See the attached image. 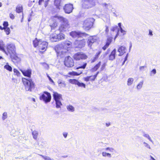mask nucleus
<instances>
[{"label":"nucleus","mask_w":160,"mask_h":160,"mask_svg":"<svg viewBox=\"0 0 160 160\" xmlns=\"http://www.w3.org/2000/svg\"><path fill=\"white\" fill-rule=\"evenodd\" d=\"M54 17L56 18L61 23L59 28V30L60 31H65L69 27V24L67 18L58 15L55 16Z\"/></svg>","instance_id":"1"},{"label":"nucleus","mask_w":160,"mask_h":160,"mask_svg":"<svg viewBox=\"0 0 160 160\" xmlns=\"http://www.w3.org/2000/svg\"><path fill=\"white\" fill-rule=\"evenodd\" d=\"M95 19L93 18H88L82 23V28L85 30H88L92 27Z\"/></svg>","instance_id":"2"},{"label":"nucleus","mask_w":160,"mask_h":160,"mask_svg":"<svg viewBox=\"0 0 160 160\" xmlns=\"http://www.w3.org/2000/svg\"><path fill=\"white\" fill-rule=\"evenodd\" d=\"M6 52H4L6 55H11L16 53V47L15 44L12 43H8L6 46Z\"/></svg>","instance_id":"3"},{"label":"nucleus","mask_w":160,"mask_h":160,"mask_svg":"<svg viewBox=\"0 0 160 160\" xmlns=\"http://www.w3.org/2000/svg\"><path fill=\"white\" fill-rule=\"evenodd\" d=\"M62 96L61 94H59L57 92H53V97L55 102L56 107L57 108H60L61 106L62 105L61 102V100H62Z\"/></svg>","instance_id":"4"},{"label":"nucleus","mask_w":160,"mask_h":160,"mask_svg":"<svg viewBox=\"0 0 160 160\" xmlns=\"http://www.w3.org/2000/svg\"><path fill=\"white\" fill-rule=\"evenodd\" d=\"M96 0H82V6L85 8H90L95 5Z\"/></svg>","instance_id":"5"},{"label":"nucleus","mask_w":160,"mask_h":160,"mask_svg":"<svg viewBox=\"0 0 160 160\" xmlns=\"http://www.w3.org/2000/svg\"><path fill=\"white\" fill-rule=\"evenodd\" d=\"M55 50L57 52V56L58 58H62L66 55V53L67 52L66 50L61 48L59 46H57L55 48Z\"/></svg>","instance_id":"6"},{"label":"nucleus","mask_w":160,"mask_h":160,"mask_svg":"<svg viewBox=\"0 0 160 160\" xmlns=\"http://www.w3.org/2000/svg\"><path fill=\"white\" fill-rule=\"evenodd\" d=\"M27 91H31V89L34 87V84L32 81H22Z\"/></svg>","instance_id":"7"},{"label":"nucleus","mask_w":160,"mask_h":160,"mask_svg":"<svg viewBox=\"0 0 160 160\" xmlns=\"http://www.w3.org/2000/svg\"><path fill=\"white\" fill-rule=\"evenodd\" d=\"M50 39L51 41L52 42H57L60 40L64 39L65 35L62 33L52 35L50 36Z\"/></svg>","instance_id":"8"},{"label":"nucleus","mask_w":160,"mask_h":160,"mask_svg":"<svg viewBox=\"0 0 160 160\" xmlns=\"http://www.w3.org/2000/svg\"><path fill=\"white\" fill-rule=\"evenodd\" d=\"M40 99L43 100L45 103H47L50 101L51 96L49 93L45 92L40 97Z\"/></svg>","instance_id":"9"},{"label":"nucleus","mask_w":160,"mask_h":160,"mask_svg":"<svg viewBox=\"0 0 160 160\" xmlns=\"http://www.w3.org/2000/svg\"><path fill=\"white\" fill-rule=\"evenodd\" d=\"M70 34L72 38H78V39L81 38L82 37L86 36L88 35V34L85 33H82L80 32L76 31H72L70 33Z\"/></svg>","instance_id":"10"},{"label":"nucleus","mask_w":160,"mask_h":160,"mask_svg":"<svg viewBox=\"0 0 160 160\" xmlns=\"http://www.w3.org/2000/svg\"><path fill=\"white\" fill-rule=\"evenodd\" d=\"M85 44L86 42L84 39H78L75 40L74 43V45L76 48H80L84 47Z\"/></svg>","instance_id":"11"},{"label":"nucleus","mask_w":160,"mask_h":160,"mask_svg":"<svg viewBox=\"0 0 160 160\" xmlns=\"http://www.w3.org/2000/svg\"><path fill=\"white\" fill-rule=\"evenodd\" d=\"M64 64L67 67H72L74 65L73 60L70 56H68L65 58Z\"/></svg>","instance_id":"12"},{"label":"nucleus","mask_w":160,"mask_h":160,"mask_svg":"<svg viewBox=\"0 0 160 160\" xmlns=\"http://www.w3.org/2000/svg\"><path fill=\"white\" fill-rule=\"evenodd\" d=\"M73 58L76 60H79L81 59H86L87 58V56L82 52H78L74 54Z\"/></svg>","instance_id":"13"},{"label":"nucleus","mask_w":160,"mask_h":160,"mask_svg":"<svg viewBox=\"0 0 160 160\" xmlns=\"http://www.w3.org/2000/svg\"><path fill=\"white\" fill-rule=\"evenodd\" d=\"M73 9V5L70 3L66 4L63 7V9L65 13L68 14L72 12Z\"/></svg>","instance_id":"14"},{"label":"nucleus","mask_w":160,"mask_h":160,"mask_svg":"<svg viewBox=\"0 0 160 160\" xmlns=\"http://www.w3.org/2000/svg\"><path fill=\"white\" fill-rule=\"evenodd\" d=\"M12 61L15 63L17 64L20 62L21 58L18 57L17 55L16 52L10 56Z\"/></svg>","instance_id":"15"},{"label":"nucleus","mask_w":160,"mask_h":160,"mask_svg":"<svg viewBox=\"0 0 160 160\" xmlns=\"http://www.w3.org/2000/svg\"><path fill=\"white\" fill-rule=\"evenodd\" d=\"M96 41V37L94 36H91L88 38V46L91 48L92 44Z\"/></svg>","instance_id":"16"},{"label":"nucleus","mask_w":160,"mask_h":160,"mask_svg":"<svg viewBox=\"0 0 160 160\" xmlns=\"http://www.w3.org/2000/svg\"><path fill=\"white\" fill-rule=\"evenodd\" d=\"M20 71L24 76L30 78L32 73V70L31 69H28L26 70H20Z\"/></svg>","instance_id":"17"},{"label":"nucleus","mask_w":160,"mask_h":160,"mask_svg":"<svg viewBox=\"0 0 160 160\" xmlns=\"http://www.w3.org/2000/svg\"><path fill=\"white\" fill-rule=\"evenodd\" d=\"M69 81L72 84L77 85L79 87L85 88V84L83 83L79 82L78 81Z\"/></svg>","instance_id":"18"},{"label":"nucleus","mask_w":160,"mask_h":160,"mask_svg":"<svg viewBox=\"0 0 160 160\" xmlns=\"http://www.w3.org/2000/svg\"><path fill=\"white\" fill-rule=\"evenodd\" d=\"M48 46L47 42L45 41H42V40L41 41V43L39 46V49L42 50H46Z\"/></svg>","instance_id":"19"},{"label":"nucleus","mask_w":160,"mask_h":160,"mask_svg":"<svg viewBox=\"0 0 160 160\" xmlns=\"http://www.w3.org/2000/svg\"><path fill=\"white\" fill-rule=\"evenodd\" d=\"M126 50V48L125 47L123 46L120 47L118 49V52H119V54L118 55L119 56H121L123 55L124 53H125Z\"/></svg>","instance_id":"20"},{"label":"nucleus","mask_w":160,"mask_h":160,"mask_svg":"<svg viewBox=\"0 0 160 160\" xmlns=\"http://www.w3.org/2000/svg\"><path fill=\"white\" fill-rule=\"evenodd\" d=\"M116 50L114 49L111 52L109 56V59L112 60L115 58Z\"/></svg>","instance_id":"21"},{"label":"nucleus","mask_w":160,"mask_h":160,"mask_svg":"<svg viewBox=\"0 0 160 160\" xmlns=\"http://www.w3.org/2000/svg\"><path fill=\"white\" fill-rule=\"evenodd\" d=\"M5 44L4 42L2 41H0V50L3 52H6V50L4 48Z\"/></svg>","instance_id":"22"},{"label":"nucleus","mask_w":160,"mask_h":160,"mask_svg":"<svg viewBox=\"0 0 160 160\" xmlns=\"http://www.w3.org/2000/svg\"><path fill=\"white\" fill-rule=\"evenodd\" d=\"M66 108L68 111L70 112H74L75 110L74 107L71 105H67Z\"/></svg>","instance_id":"23"},{"label":"nucleus","mask_w":160,"mask_h":160,"mask_svg":"<svg viewBox=\"0 0 160 160\" xmlns=\"http://www.w3.org/2000/svg\"><path fill=\"white\" fill-rule=\"evenodd\" d=\"M82 73V71H80L79 72L72 71L69 72L68 74L72 76H77L80 75Z\"/></svg>","instance_id":"24"},{"label":"nucleus","mask_w":160,"mask_h":160,"mask_svg":"<svg viewBox=\"0 0 160 160\" xmlns=\"http://www.w3.org/2000/svg\"><path fill=\"white\" fill-rule=\"evenodd\" d=\"M102 6L104 8L107 10H109L111 9L112 7V6L110 3L107 4L104 3L102 4Z\"/></svg>","instance_id":"25"},{"label":"nucleus","mask_w":160,"mask_h":160,"mask_svg":"<svg viewBox=\"0 0 160 160\" xmlns=\"http://www.w3.org/2000/svg\"><path fill=\"white\" fill-rule=\"evenodd\" d=\"M41 40H39V41H38L37 40V39H35V40H34L33 41V43L34 46L35 47H36L37 46H38V47H39V46L41 43Z\"/></svg>","instance_id":"26"},{"label":"nucleus","mask_w":160,"mask_h":160,"mask_svg":"<svg viewBox=\"0 0 160 160\" xmlns=\"http://www.w3.org/2000/svg\"><path fill=\"white\" fill-rule=\"evenodd\" d=\"M61 0H55L54 1V4L55 5L57 9L59 10L60 6V3Z\"/></svg>","instance_id":"27"},{"label":"nucleus","mask_w":160,"mask_h":160,"mask_svg":"<svg viewBox=\"0 0 160 160\" xmlns=\"http://www.w3.org/2000/svg\"><path fill=\"white\" fill-rule=\"evenodd\" d=\"M32 135L33 136V138L34 139L36 140L38 135V131L34 130L32 132Z\"/></svg>","instance_id":"28"},{"label":"nucleus","mask_w":160,"mask_h":160,"mask_svg":"<svg viewBox=\"0 0 160 160\" xmlns=\"http://www.w3.org/2000/svg\"><path fill=\"white\" fill-rule=\"evenodd\" d=\"M143 136L147 138L148 139V140L151 142L152 143H153V141L151 137L148 134L146 133L145 132H143Z\"/></svg>","instance_id":"29"},{"label":"nucleus","mask_w":160,"mask_h":160,"mask_svg":"<svg viewBox=\"0 0 160 160\" xmlns=\"http://www.w3.org/2000/svg\"><path fill=\"white\" fill-rule=\"evenodd\" d=\"M102 156L103 157H108L109 158H111L112 157L111 154L107 152H102Z\"/></svg>","instance_id":"30"},{"label":"nucleus","mask_w":160,"mask_h":160,"mask_svg":"<svg viewBox=\"0 0 160 160\" xmlns=\"http://www.w3.org/2000/svg\"><path fill=\"white\" fill-rule=\"evenodd\" d=\"M16 11L18 13H20L22 11V6L18 5L16 8Z\"/></svg>","instance_id":"31"},{"label":"nucleus","mask_w":160,"mask_h":160,"mask_svg":"<svg viewBox=\"0 0 160 160\" xmlns=\"http://www.w3.org/2000/svg\"><path fill=\"white\" fill-rule=\"evenodd\" d=\"M87 65V63H86L84 62L83 63L82 65H80L77 66L76 68V69H78L81 68L85 69Z\"/></svg>","instance_id":"32"},{"label":"nucleus","mask_w":160,"mask_h":160,"mask_svg":"<svg viewBox=\"0 0 160 160\" xmlns=\"http://www.w3.org/2000/svg\"><path fill=\"white\" fill-rule=\"evenodd\" d=\"M143 83V82L142 81H140L139 83H138L137 86V88L138 90H140L141 88L142 87Z\"/></svg>","instance_id":"33"},{"label":"nucleus","mask_w":160,"mask_h":160,"mask_svg":"<svg viewBox=\"0 0 160 160\" xmlns=\"http://www.w3.org/2000/svg\"><path fill=\"white\" fill-rule=\"evenodd\" d=\"M4 68L9 71H12V68L9 65L8 63H7L4 66Z\"/></svg>","instance_id":"34"},{"label":"nucleus","mask_w":160,"mask_h":160,"mask_svg":"<svg viewBox=\"0 0 160 160\" xmlns=\"http://www.w3.org/2000/svg\"><path fill=\"white\" fill-rule=\"evenodd\" d=\"M112 37H108L107 39V41L106 42V43L108 45V46L111 43V42L112 41Z\"/></svg>","instance_id":"35"},{"label":"nucleus","mask_w":160,"mask_h":160,"mask_svg":"<svg viewBox=\"0 0 160 160\" xmlns=\"http://www.w3.org/2000/svg\"><path fill=\"white\" fill-rule=\"evenodd\" d=\"M105 150L111 152H113L114 151V150L113 148L110 147H107L106 148H105Z\"/></svg>","instance_id":"36"},{"label":"nucleus","mask_w":160,"mask_h":160,"mask_svg":"<svg viewBox=\"0 0 160 160\" xmlns=\"http://www.w3.org/2000/svg\"><path fill=\"white\" fill-rule=\"evenodd\" d=\"M101 64V62H99L94 67L92 68L93 71H96L99 67Z\"/></svg>","instance_id":"37"},{"label":"nucleus","mask_w":160,"mask_h":160,"mask_svg":"<svg viewBox=\"0 0 160 160\" xmlns=\"http://www.w3.org/2000/svg\"><path fill=\"white\" fill-rule=\"evenodd\" d=\"M58 83L61 87H63L65 85L64 81H63L62 82L61 81H58Z\"/></svg>","instance_id":"38"},{"label":"nucleus","mask_w":160,"mask_h":160,"mask_svg":"<svg viewBox=\"0 0 160 160\" xmlns=\"http://www.w3.org/2000/svg\"><path fill=\"white\" fill-rule=\"evenodd\" d=\"M40 156H41L45 160H52V159L49 157L46 156H44L40 154Z\"/></svg>","instance_id":"39"},{"label":"nucleus","mask_w":160,"mask_h":160,"mask_svg":"<svg viewBox=\"0 0 160 160\" xmlns=\"http://www.w3.org/2000/svg\"><path fill=\"white\" fill-rule=\"evenodd\" d=\"M8 117L7 113V112H4L2 114V119L3 120H5Z\"/></svg>","instance_id":"40"},{"label":"nucleus","mask_w":160,"mask_h":160,"mask_svg":"<svg viewBox=\"0 0 160 160\" xmlns=\"http://www.w3.org/2000/svg\"><path fill=\"white\" fill-rule=\"evenodd\" d=\"M4 30L7 35H8L10 33V29L9 28L6 27L4 28Z\"/></svg>","instance_id":"41"},{"label":"nucleus","mask_w":160,"mask_h":160,"mask_svg":"<svg viewBox=\"0 0 160 160\" xmlns=\"http://www.w3.org/2000/svg\"><path fill=\"white\" fill-rule=\"evenodd\" d=\"M143 144L145 147L149 149H151V148L149 145L148 143H146L145 142H143Z\"/></svg>","instance_id":"42"},{"label":"nucleus","mask_w":160,"mask_h":160,"mask_svg":"<svg viewBox=\"0 0 160 160\" xmlns=\"http://www.w3.org/2000/svg\"><path fill=\"white\" fill-rule=\"evenodd\" d=\"M156 73V71L155 69H153L151 72L150 74L151 76L154 75Z\"/></svg>","instance_id":"43"},{"label":"nucleus","mask_w":160,"mask_h":160,"mask_svg":"<svg viewBox=\"0 0 160 160\" xmlns=\"http://www.w3.org/2000/svg\"><path fill=\"white\" fill-rule=\"evenodd\" d=\"M13 71L14 72V73H15L16 75H17V76H19V74H20V73L16 69H13Z\"/></svg>","instance_id":"44"},{"label":"nucleus","mask_w":160,"mask_h":160,"mask_svg":"<svg viewBox=\"0 0 160 160\" xmlns=\"http://www.w3.org/2000/svg\"><path fill=\"white\" fill-rule=\"evenodd\" d=\"M57 23L56 22H54L53 24L51 25V29H54V28L57 26Z\"/></svg>","instance_id":"45"},{"label":"nucleus","mask_w":160,"mask_h":160,"mask_svg":"<svg viewBox=\"0 0 160 160\" xmlns=\"http://www.w3.org/2000/svg\"><path fill=\"white\" fill-rule=\"evenodd\" d=\"M50 0H45L44 2V7L45 8H46L48 6V2Z\"/></svg>","instance_id":"46"},{"label":"nucleus","mask_w":160,"mask_h":160,"mask_svg":"<svg viewBox=\"0 0 160 160\" xmlns=\"http://www.w3.org/2000/svg\"><path fill=\"white\" fill-rule=\"evenodd\" d=\"M118 28V27L117 25H115L112 27L111 30V31L114 32V31L116 29H117Z\"/></svg>","instance_id":"47"},{"label":"nucleus","mask_w":160,"mask_h":160,"mask_svg":"<svg viewBox=\"0 0 160 160\" xmlns=\"http://www.w3.org/2000/svg\"><path fill=\"white\" fill-rule=\"evenodd\" d=\"M101 53V51H99L98 52H97L96 53V54L94 57H95V58H96L98 59Z\"/></svg>","instance_id":"48"},{"label":"nucleus","mask_w":160,"mask_h":160,"mask_svg":"<svg viewBox=\"0 0 160 160\" xmlns=\"http://www.w3.org/2000/svg\"><path fill=\"white\" fill-rule=\"evenodd\" d=\"M3 25L4 28H5L6 27H8V24L7 22L5 21L3 22Z\"/></svg>","instance_id":"49"},{"label":"nucleus","mask_w":160,"mask_h":160,"mask_svg":"<svg viewBox=\"0 0 160 160\" xmlns=\"http://www.w3.org/2000/svg\"><path fill=\"white\" fill-rule=\"evenodd\" d=\"M128 53H127L126 56H125V58H124V60L123 61V62L122 64V65H123L124 64L125 62L127 60L128 57Z\"/></svg>","instance_id":"50"},{"label":"nucleus","mask_w":160,"mask_h":160,"mask_svg":"<svg viewBox=\"0 0 160 160\" xmlns=\"http://www.w3.org/2000/svg\"><path fill=\"white\" fill-rule=\"evenodd\" d=\"M63 136L65 138H66L67 137L68 133L67 132H64L62 133Z\"/></svg>","instance_id":"51"},{"label":"nucleus","mask_w":160,"mask_h":160,"mask_svg":"<svg viewBox=\"0 0 160 160\" xmlns=\"http://www.w3.org/2000/svg\"><path fill=\"white\" fill-rule=\"evenodd\" d=\"M71 44V42L69 41L66 42L65 43V44L66 45H67L68 46H70Z\"/></svg>","instance_id":"52"},{"label":"nucleus","mask_w":160,"mask_h":160,"mask_svg":"<svg viewBox=\"0 0 160 160\" xmlns=\"http://www.w3.org/2000/svg\"><path fill=\"white\" fill-rule=\"evenodd\" d=\"M108 45L106 44L102 47V48L104 50H105L109 46Z\"/></svg>","instance_id":"53"},{"label":"nucleus","mask_w":160,"mask_h":160,"mask_svg":"<svg viewBox=\"0 0 160 160\" xmlns=\"http://www.w3.org/2000/svg\"><path fill=\"white\" fill-rule=\"evenodd\" d=\"M9 16L12 19H13L15 17L14 15L12 13H10L9 14Z\"/></svg>","instance_id":"54"},{"label":"nucleus","mask_w":160,"mask_h":160,"mask_svg":"<svg viewBox=\"0 0 160 160\" xmlns=\"http://www.w3.org/2000/svg\"><path fill=\"white\" fill-rule=\"evenodd\" d=\"M133 81H128L127 84L128 86L131 85Z\"/></svg>","instance_id":"55"},{"label":"nucleus","mask_w":160,"mask_h":160,"mask_svg":"<svg viewBox=\"0 0 160 160\" xmlns=\"http://www.w3.org/2000/svg\"><path fill=\"white\" fill-rule=\"evenodd\" d=\"M119 29H118V31H117V34L115 36V37L114 38V40H115V39H116V38H117V37L119 35Z\"/></svg>","instance_id":"56"},{"label":"nucleus","mask_w":160,"mask_h":160,"mask_svg":"<svg viewBox=\"0 0 160 160\" xmlns=\"http://www.w3.org/2000/svg\"><path fill=\"white\" fill-rule=\"evenodd\" d=\"M97 59L95 57H93V58H92L91 59V62H94Z\"/></svg>","instance_id":"57"},{"label":"nucleus","mask_w":160,"mask_h":160,"mask_svg":"<svg viewBox=\"0 0 160 160\" xmlns=\"http://www.w3.org/2000/svg\"><path fill=\"white\" fill-rule=\"evenodd\" d=\"M109 31L108 27V26H106V29L105 32L106 33H108Z\"/></svg>","instance_id":"58"},{"label":"nucleus","mask_w":160,"mask_h":160,"mask_svg":"<svg viewBox=\"0 0 160 160\" xmlns=\"http://www.w3.org/2000/svg\"><path fill=\"white\" fill-rule=\"evenodd\" d=\"M45 0H39L38 1V4L41 5L42 2H44Z\"/></svg>","instance_id":"59"},{"label":"nucleus","mask_w":160,"mask_h":160,"mask_svg":"<svg viewBox=\"0 0 160 160\" xmlns=\"http://www.w3.org/2000/svg\"><path fill=\"white\" fill-rule=\"evenodd\" d=\"M120 32L122 33H123V34L124 35L126 34L125 33L126 32V31H125L124 30L122 29V30H121L120 31Z\"/></svg>","instance_id":"60"},{"label":"nucleus","mask_w":160,"mask_h":160,"mask_svg":"<svg viewBox=\"0 0 160 160\" xmlns=\"http://www.w3.org/2000/svg\"><path fill=\"white\" fill-rule=\"evenodd\" d=\"M145 67H146L145 66L140 67L139 68L140 70H143L144 69Z\"/></svg>","instance_id":"61"},{"label":"nucleus","mask_w":160,"mask_h":160,"mask_svg":"<svg viewBox=\"0 0 160 160\" xmlns=\"http://www.w3.org/2000/svg\"><path fill=\"white\" fill-rule=\"evenodd\" d=\"M111 123L110 122H107L106 123V125L107 127H109L110 126Z\"/></svg>","instance_id":"62"},{"label":"nucleus","mask_w":160,"mask_h":160,"mask_svg":"<svg viewBox=\"0 0 160 160\" xmlns=\"http://www.w3.org/2000/svg\"><path fill=\"white\" fill-rule=\"evenodd\" d=\"M149 35H151V36H152V31L150 30H149Z\"/></svg>","instance_id":"63"},{"label":"nucleus","mask_w":160,"mask_h":160,"mask_svg":"<svg viewBox=\"0 0 160 160\" xmlns=\"http://www.w3.org/2000/svg\"><path fill=\"white\" fill-rule=\"evenodd\" d=\"M30 100H32L33 101L35 102L36 101L35 99L34 98H30Z\"/></svg>","instance_id":"64"}]
</instances>
